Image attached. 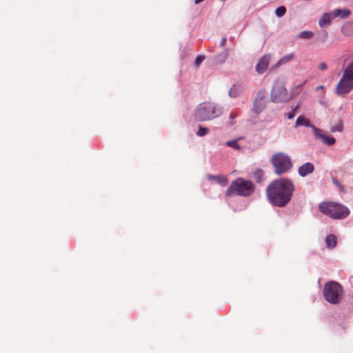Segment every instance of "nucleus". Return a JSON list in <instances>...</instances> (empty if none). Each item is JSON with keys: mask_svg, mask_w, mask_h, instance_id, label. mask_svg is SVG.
Returning a JSON list of instances; mask_svg holds the SVG:
<instances>
[{"mask_svg": "<svg viewBox=\"0 0 353 353\" xmlns=\"http://www.w3.org/2000/svg\"><path fill=\"white\" fill-rule=\"evenodd\" d=\"M295 186L288 177L273 180L266 188V194L270 203L276 207H285L290 201Z\"/></svg>", "mask_w": 353, "mask_h": 353, "instance_id": "1", "label": "nucleus"}, {"mask_svg": "<svg viewBox=\"0 0 353 353\" xmlns=\"http://www.w3.org/2000/svg\"><path fill=\"white\" fill-rule=\"evenodd\" d=\"M223 114V107L213 102L205 101L197 105L194 117L198 121H210Z\"/></svg>", "mask_w": 353, "mask_h": 353, "instance_id": "2", "label": "nucleus"}, {"mask_svg": "<svg viewBox=\"0 0 353 353\" xmlns=\"http://www.w3.org/2000/svg\"><path fill=\"white\" fill-rule=\"evenodd\" d=\"M319 211L334 220L347 218L350 211L349 208L341 203L333 201H323L319 204Z\"/></svg>", "mask_w": 353, "mask_h": 353, "instance_id": "3", "label": "nucleus"}, {"mask_svg": "<svg viewBox=\"0 0 353 353\" xmlns=\"http://www.w3.org/2000/svg\"><path fill=\"white\" fill-rule=\"evenodd\" d=\"M255 191V185L252 181L246 180L242 177H238L232 181L227 188L225 195L231 196L233 194L248 197Z\"/></svg>", "mask_w": 353, "mask_h": 353, "instance_id": "4", "label": "nucleus"}, {"mask_svg": "<svg viewBox=\"0 0 353 353\" xmlns=\"http://www.w3.org/2000/svg\"><path fill=\"white\" fill-rule=\"evenodd\" d=\"M353 90V65L348 64L336 85L335 92L338 96H344Z\"/></svg>", "mask_w": 353, "mask_h": 353, "instance_id": "5", "label": "nucleus"}, {"mask_svg": "<svg viewBox=\"0 0 353 353\" xmlns=\"http://www.w3.org/2000/svg\"><path fill=\"white\" fill-rule=\"evenodd\" d=\"M271 163L276 175L287 173L292 167L290 157L283 152L275 153L272 157Z\"/></svg>", "mask_w": 353, "mask_h": 353, "instance_id": "6", "label": "nucleus"}, {"mask_svg": "<svg viewBox=\"0 0 353 353\" xmlns=\"http://www.w3.org/2000/svg\"><path fill=\"white\" fill-rule=\"evenodd\" d=\"M343 288L336 281H330L325 284L323 296L332 304H338L342 299Z\"/></svg>", "mask_w": 353, "mask_h": 353, "instance_id": "7", "label": "nucleus"}, {"mask_svg": "<svg viewBox=\"0 0 353 353\" xmlns=\"http://www.w3.org/2000/svg\"><path fill=\"white\" fill-rule=\"evenodd\" d=\"M270 98L271 101L274 103H285L290 99L287 89L279 82L273 85Z\"/></svg>", "mask_w": 353, "mask_h": 353, "instance_id": "8", "label": "nucleus"}, {"mask_svg": "<svg viewBox=\"0 0 353 353\" xmlns=\"http://www.w3.org/2000/svg\"><path fill=\"white\" fill-rule=\"evenodd\" d=\"M313 133L315 139H321L322 142L328 146L333 145L336 143V139L334 137L323 134L321 130L316 127L313 128Z\"/></svg>", "mask_w": 353, "mask_h": 353, "instance_id": "9", "label": "nucleus"}, {"mask_svg": "<svg viewBox=\"0 0 353 353\" xmlns=\"http://www.w3.org/2000/svg\"><path fill=\"white\" fill-rule=\"evenodd\" d=\"M270 59L271 57L270 54H265L262 56L256 65V72L259 74H263L268 68Z\"/></svg>", "mask_w": 353, "mask_h": 353, "instance_id": "10", "label": "nucleus"}, {"mask_svg": "<svg viewBox=\"0 0 353 353\" xmlns=\"http://www.w3.org/2000/svg\"><path fill=\"white\" fill-rule=\"evenodd\" d=\"M206 178L210 181H214L215 183L220 185L222 187H225L228 183V179L226 176L219 174L214 175L211 174H207Z\"/></svg>", "mask_w": 353, "mask_h": 353, "instance_id": "11", "label": "nucleus"}, {"mask_svg": "<svg viewBox=\"0 0 353 353\" xmlns=\"http://www.w3.org/2000/svg\"><path fill=\"white\" fill-rule=\"evenodd\" d=\"M314 170V165L311 162H307L299 166L298 173L301 177H305Z\"/></svg>", "mask_w": 353, "mask_h": 353, "instance_id": "12", "label": "nucleus"}, {"mask_svg": "<svg viewBox=\"0 0 353 353\" xmlns=\"http://www.w3.org/2000/svg\"><path fill=\"white\" fill-rule=\"evenodd\" d=\"M333 18L345 19L350 16L351 11L347 8H336L332 12Z\"/></svg>", "mask_w": 353, "mask_h": 353, "instance_id": "13", "label": "nucleus"}, {"mask_svg": "<svg viewBox=\"0 0 353 353\" xmlns=\"http://www.w3.org/2000/svg\"><path fill=\"white\" fill-rule=\"evenodd\" d=\"M266 107L265 101L264 100L255 99L253 102L252 110L256 114H260Z\"/></svg>", "mask_w": 353, "mask_h": 353, "instance_id": "14", "label": "nucleus"}, {"mask_svg": "<svg viewBox=\"0 0 353 353\" xmlns=\"http://www.w3.org/2000/svg\"><path fill=\"white\" fill-rule=\"evenodd\" d=\"M332 18V12H325L319 20V26L321 28L330 26Z\"/></svg>", "mask_w": 353, "mask_h": 353, "instance_id": "15", "label": "nucleus"}, {"mask_svg": "<svg viewBox=\"0 0 353 353\" xmlns=\"http://www.w3.org/2000/svg\"><path fill=\"white\" fill-rule=\"evenodd\" d=\"M341 32L347 37L353 35V21L345 23L341 27Z\"/></svg>", "mask_w": 353, "mask_h": 353, "instance_id": "16", "label": "nucleus"}, {"mask_svg": "<svg viewBox=\"0 0 353 353\" xmlns=\"http://www.w3.org/2000/svg\"><path fill=\"white\" fill-rule=\"evenodd\" d=\"M296 125H299V126H305V127L310 128L312 131H313V128L316 127L314 125H313L310 123V120L307 118H306L303 116H301V115L298 117V118L296 119Z\"/></svg>", "mask_w": 353, "mask_h": 353, "instance_id": "17", "label": "nucleus"}, {"mask_svg": "<svg viewBox=\"0 0 353 353\" xmlns=\"http://www.w3.org/2000/svg\"><path fill=\"white\" fill-rule=\"evenodd\" d=\"M242 92V87L241 85L234 84L230 89L228 94L231 98L238 97Z\"/></svg>", "mask_w": 353, "mask_h": 353, "instance_id": "18", "label": "nucleus"}, {"mask_svg": "<svg viewBox=\"0 0 353 353\" xmlns=\"http://www.w3.org/2000/svg\"><path fill=\"white\" fill-rule=\"evenodd\" d=\"M325 243L327 246L330 248H334L336 246L337 244V238L336 235L333 234H330L325 237Z\"/></svg>", "mask_w": 353, "mask_h": 353, "instance_id": "19", "label": "nucleus"}, {"mask_svg": "<svg viewBox=\"0 0 353 353\" xmlns=\"http://www.w3.org/2000/svg\"><path fill=\"white\" fill-rule=\"evenodd\" d=\"M264 172L263 170L259 168L253 172V178L256 183H260L263 180Z\"/></svg>", "mask_w": 353, "mask_h": 353, "instance_id": "20", "label": "nucleus"}, {"mask_svg": "<svg viewBox=\"0 0 353 353\" xmlns=\"http://www.w3.org/2000/svg\"><path fill=\"white\" fill-rule=\"evenodd\" d=\"M332 183L338 188V190L341 193H345L346 190L343 185L341 183V181L335 177H332Z\"/></svg>", "mask_w": 353, "mask_h": 353, "instance_id": "21", "label": "nucleus"}, {"mask_svg": "<svg viewBox=\"0 0 353 353\" xmlns=\"http://www.w3.org/2000/svg\"><path fill=\"white\" fill-rule=\"evenodd\" d=\"M293 54H289L284 57H283L281 59H280L275 64V67H279L281 64L286 63L291 61L293 58Z\"/></svg>", "mask_w": 353, "mask_h": 353, "instance_id": "22", "label": "nucleus"}, {"mask_svg": "<svg viewBox=\"0 0 353 353\" xmlns=\"http://www.w3.org/2000/svg\"><path fill=\"white\" fill-rule=\"evenodd\" d=\"M331 132H341L343 130V123L341 120H339L338 123L330 128Z\"/></svg>", "mask_w": 353, "mask_h": 353, "instance_id": "23", "label": "nucleus"}, {"mask_svg": "<svg viewBox=\"0 0 353 353\" xmlns=\"http://www.w3.org/2000/svg\"><path fill=\"white\" fill-rule=\"evenodd\" d=\"M314 36V33L310 30H305L299 32V37L304 39H310L312 38Z\"/></svg>", "mask_w": 353, "mask_h": 353, "instance_id": "24", "label": "nucleus"}, {"mask_svg": "<svg viewBox=\"0 0 353 353\" xmlns=\"http://www.w3.org/2000/svg\"><path fill=\"white\" fill-rule=\"evenodd\" d=\"M274 13L277 17L281 18L286 13V8L283 6H281L275 9Z\"/></svg>", "mask_w": 353, "mask_h": 353, "instance_id": "25", "label": "nucleus"}, {"mask_svg": "<svg viewBox=\"0 0 353 353\" xmlns=\"http://www.w3.org/2000/svg\"><path fill=\"white\" fill-rule=\"evenodd\" d=\"M209 132V129L206 127H203L201 125H199V129L196 132V136L198 137H203L208 134Z\"/></svg>", "mask_w": 353, "mask_h": 353, "instance_id": "26", "label": "nucleus"}, {"mask_svg": "<svg viewBox=\"0 0 353 353\" xmlns=\"http://www.w3.org/2000/svg\"><path fill=\"white\" fill-rule=\"evenodd\" d=\"M225 145L227 146L231 147V148L236 149V150H240L241 149V146L239 145V144L237 142V140H236V139L228 141L225 143Z\"/></svg>", "mask_w": 353, "mask_h": 353, "instance_id": "27", "label": "nucleus"}, {"mask_svg": "<svg viewBox=\"0 0 353 353\" xmlns=\"http://www.w3.org/2000/svg\"><path fill=\"white\" fill-rule=\"evenodd\" d=\"M230 205L231 206V208H232V210L234 212L243 210L247 207V204L245 202H243L241 204H240L239 205H236V206L233 205L232 203L230 204Z\"/></svg>", "mask_w": 353, "mask_h": 353, "instance_id": "28", "label": "nucleus"}, {"mask_svg": "<svg viewBox=\"0 0 353 353\" xmlns=\"http://www.w3.org/2000/svg\"><path fill=\"white\" fill-rule=\"evenodd\" d=\"M205 59V56L203 55V54H199L196 59H195V61H194V65L196 68H199L200 66V65L201 64V63L203 61V60Z\"/></svg>", "mask_w": 353, "mask_h": 353, "instance_id": "29", "label": "nucleus"}, {"mask_svg": "<svg viewBox=\"0 0 353 353\" xmlns=\"http://www.w3.org/2000/svg\"><path fill=\"white\" fill-rule=\"evenodd\" d=\"M266 94L265 90H260L258 91L255 99L264 100Z\"/></svg>", "mask_w": 353, "mask_h": 353, "instance_id": "30", "label": "nucleus"}, {"mask_svg": "<svg viewBox=\"0 0 353 353\" xmlns=\"http://www.w3.org/2000/svg\"><path fill=\"white\" fill-rule=\"evenodd\" d=\"M297 108L298 105H296L294 108H292V110L290 112L285 114L288 119H292L294 117L295 111L297 109Z\"/></svg>", "mask_w": 353, "mask_h": 353, "instance_id": "31", "label": "nucleus"}, {"mask_svg": "<svg viewBox=\"0 0 353 353\" xmlns=\"http://www.w3.org/2000/svg\"><path fill=\"white\" fill-rule=\"evenodd\" d=\"M319 68L321 70H325L327 68V65L325 62H321L319 65Z\"/></svg>", "mask_w": 353, "mask_h": 353, "instance_id": "32", "label": "nucleus"}, {"mask_svg": "<svg viewBox=\"0 0 353 353\" xmlns=\"http://www.w3.org/2000/svg\"><path fill=\"white\" fill-rule=\"evenodd\" d=\"M236 117V115L233 113V112H231L230 114V125H233V119H234Z\"/></svg>", "mask_w": 353, "mask_h": 353, "instance_id": "33", "label": "nucleus"}, {"mask_svg": "<svg viewBox=\"0 0 353 353\" xmlns=\"http://www.w3.org/2000/svg\"><path fill=\"white\" fill-rule=\"evenodd\" d=\"M226 37H223L221 40V43H220V46L221 48H223L225 45V43H226Z\"/></svg>", "mask_w": 353, "mask_h": 353, "instance_id": "34", "label": "nucleus"}, {"mask_svg": "<svg viewBox=\"0 0 353 353\" xmlns=\"http://www.w3.org/2000/svg\"><path fill=\"white\" fill-rule=\"evenodd\" d=\"M327 32H325L324 37H323V39H322V41H324L325 40V39L327 38Z\"/></svg>", "mask_w": 353, "mask_h": 353, "instance_id": "35", "label": "nucleus"}, {"mask_svg": "<svg viewBox=\"0 0 353 353\" xmlns=\"http://www.w3.org/2000/svg\"><path fill=\"white\" fill-rule=\"evenodd\" d=\"M324 90V86L323 85H319L316 88V90Z\"/></svg>", "mask_w": 353, "mask_h": 353, "instance_id": "36", "label": "nucleus"}, {"mask_svg": "<svg viewBox=\"0 0 353 353\" xmlns=\"http://www.w3.org/2000/svg\"><path fill=\"white\" fill-rule=\"evenodd\" d=\"M204 0H194V3L195 4H199V3H201Z\"/></svg>", "mask_w": 353, "mask_h": 353, "instance_id": "37", "label": "nucleus"}, {"mask_svg": "<svg viewBox=\"0 0 353 353\" xmlns=\"http://www.w3.org/2000/svg\"><path fill=\"white\" fill-rule=\"evenodd\" d=\"M324 101H324V100H323V99H320V100H319V103H320L321 104L325 105V102H324Z\"/></svg>", "mask_w": 353, "mask_h": 353, "instance_id": "38", "label": "nucleus"}, {"mask_svg": "<svg viewBox=\"0 0 353 353\" xmlns=\"http://www.w3.org/2000/svg\"><path fill=\"white\" fill-rule=\"evenodd\" d=\"M351 64H352V65H353V62H352V63H351Z\"/></svg>", "mask_w": 353, "mask_h": 353, "instance_id": "39", "label": "nucleus"}]
</instances>
